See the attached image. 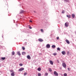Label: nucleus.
<instances>
[{
    "label": "nucleus",
    "instance_id": "obj_1",
    "mask_svg": "<svg viewBox=\"0 0 76 76\" xmlns=\"http://www.w3.org/2000/svg\"><path fill=\"white\" fill-rule=\"evenodd\" d=\"M69 23L68 22H66L65 24V26L66 27H68Z\"/></svg>",
    "mask_w": 76,
    "mask_h": 76
},
{
    "label": "nucleus",
    "instance_id": "obj_2",
    "mask_svg": "<svg viewBox=\"0 0 76 76\" xmlns=\"http://www.w3.org/2000/svg\"><path fill=\"white\" fill-rule=\"evenodd\" d=\"M54 75H55V76H58V73L56 71H54Z\"/></svg>",
    "mask_w": 76,
    "mask_h": 76
},
{
    "label": "nucleus",
    "instance_id": "obj_3",
    "mask_svg": "<svg viewBox=\"0 0 76 76\" xmlns=\"http://www.w3.org/2000/svg\"><path fill=\"white\" fill-rule=\"evenodd\" d=\"M62 66L64 68H66V64L65 63H62Z\"/></svg>",
    "mask_w": 76,
    "mask_h": 76
},
{
    "label": "nucleus",
    "instance_id": "obj_4",
    "mask_svg": "<svg viewBox=\"0 0 76 76\" xmlns=\"http://www.w3.org/2000/svg\"><path fill=\"white\" fill-rule=\"evenodd\" d=\"M23 70H24V68H22L19 69L18 71L19 72H21V71H23Z\"/></svg>",
    "mask_w": 76,
    "mask_h": 76
},
{
    "label": "nucleus",
    "instance_id": "obj_5",
    "mask_svg": "<svg viewBox=\"0 0 76 76\" xmlns=\"http://www.w3.org/2000/svg\"><path fill=\"white\" fill-rule=\"evenodd\" d=\"M47 48H50V45L49 44H48L46 46Z\"/></svg>",
    "mask_w": 76,
    "mask_h": 76
},
{
    "label": "nucleus",
    "instance_id": "obj_6",
    "mask_svg": "<svg viewBox=\"0 0 76 76\" xmlns=\"http://www.w3.org/2000/svg\"><path fill=\"white\" fill-rule=\"evenodd\" d=\"M27 58L28 60H31V58L29 55H28L27 56Z\"/></svg>",
    "mask_w": 76,
    "mask_h": 76
},
{
    "label": "nucleus",
    "instance_id": "obj_7",
    "mask_svg": "<svg viewBox=\"0 0 76 76\" xmlns=\"http://www.w3.org/2000/svg\"><path fill=\"white\" fill-rule=\"evenodd\" d=\"M38 41H40V42H42L43 40L42 39L39 38L38 39Z\"/></svg>",
    "mask_w": 76,
    "mask_h": 76
},
{
    "label": "nucleus",
    "instance_id": "obj_8",
    "mask_svg": "<svg viewBox=\"0 0 76 76\" xmlns=\"http://www.w3.org/2000/svg\"><path fill=\"white\" fill-rule=\"evenodd\" d=\"M65 41H66V42L67 43V44H70V42H69V41L68 40L66 39Z\"/></svg>",
    "mask_w": 76,
    "mask_h": 76
},
{
    "label": "nucleus",
    "instance_id": "obj_9",
    "mask_svg": "<svg viewBox=\"0 0 76 76\" xmlns=\"http://www.w3.org/2000/svg\"><path fill=\"white\" fill-rule=\"evenodd\" d=\"M61 53L63 55H65V54H66V52L64 51H62Z\"/></svg>",
    "mask_w": 76,
    "mask_h": 76
},
{
    "label": "nucleus",
    "instance_id": "obj_10",
    "mask_svg": "<svg viewBox=\"0 0 76 76\" xmlns=\"http://www.w3.org/2000/svg\"><path fill=\"white\" fill-rule=\"evenodd\" d=\"M50 63L52 65H53V61L51 60H50Z\"/></svg>",
    "mask_w": 76,
    "mask_h": 76
},
{
    "label": "nucleus",
    "instance_id": "obj_11",
    "mask_svg": "<svg viewBox=\"0 0 76 76\" xmlns=\"http://www.w3.org/2000/svg\"><path fill=\"white\" fill-rule=\"evenodd\" d=\"M72 18H74L75 17V14H72Z\"/></svg>",
    "mask_w": 76,
    "mask_h": 76
},
{
    "label": "nucleus",
    "instance_id": "obj_12",
    "mask_svg": "<svg viewBox=\"0 0 76 76\" xmlns=\"http://www.w3.org/2000/svg\"><path fill=\"white\" fill-rule=\"evenodd\" d=\"M66 17L67 18H69H69H70V15H67Z\"/></svg>",
    "mask_w": 76,
    "mask_h": 76
},
{
    "label": "nucleus",
    "instance_id": "obj_13",
    "mask_svg": "<svg viewBox=\"0 0 76 76\" xmlns=\"http://www.w3.org/2000/svg\"><path fill=\"white\" fill-rule=\"evenodd\" d=\"M41 68H39L37 69V70L38 71H41Z\"/></svg>",
    "mask_w": 76,
    "mask_h": 76
},
{
    "label": "nucleus",
    "instance_id": "obj_14",
    "mask_svg": "<svg viewBox=\"0 0 76 76\" xmlns=\"http://www.w3.org/2000/svg\"><path fill=\"white\" fill-rule=\"evenodd\" d=\"M1 59L2 60H5L6 59V58L5 57H2L1 58Z\"/></svg>",
    "mask_w": 76,
    "mask_h": 76
},
{
    "label": "nucleus",
    "instance_id": "obj_15",
    "mask_svg": "<svg viewBox=\"0 0 76 76\" xmlns=\"http://www.w3.org/2000/svg\"><path fill=\"white\" fill-rule=\"evenodd\" d=\"M17 54H18V55L19 56H20V52H18L17 53Z\"/></svg>",
    "mask_w": 76,
    "mask_h": 76
},
{
    "label": "nucleus",
    "instance_id": "obj_16",
    "mask_svg": "<svg viewBox=\"0 0 76 76\" xmlns=\"http://www.w3.org/2000/svg\"><path fill=\"white\" fill-rule=\"evenodd\" d=\"M49 72H52V69H51V68H49Z\"/></svg>",
    "mask_w": 76,
    "mask_h": 76
},
{
    "label": "nucleus",
    "instance_id": "obj_17",
    "mask_svg": "<svg viewBox=\"0 0 76 76\" xmlns=\"http://www.w3.org/2000/svg\"><path fill=\"white\" fill-rule=\"evenodd\" d=\"M25 54H26V53L25 52H23L22 53V54L23 55H25Z\"/></svg>",
    "mask_w": 76,
    "mask_h": 76
},
{
    "label": "nucleus",
    "instance_id": "obj_18",
    "mask_svg": "<svg viewBox=\"0 0 76 76\" xmlns=\"http://www.w3.org/2000/svg\"><path fill=\"white\" fill-rule=\"evenodd\" d=\"M12 56H13V55H15V52L13 51L12 52Z\"/></svg>",
    "mask_w": 76,
    "mask_h": 76
},
{
    "label": "nucleus",
    "instance_id": "obj_19",
    "mask_svg": "<svg viewBox=\"0 0 76 76\" xmlns=\"http://www.w3.org/2000/svg\"><path fill=\"white\" fill-rule=\"evenodd\" d=\"M11 76H15V74H14V73H11Z\"/></svg>",
    "mask_w": 76,
    "mask_h": 76
},
{
    "label": "nucleus",
    "instance_id": "obj_20",
    "mask_svg": "<svg viewBox=\"0 0 76 76\" xmlns=\"http://www.w3.org/2000/svg\"><path fill=\"white\" fill-rule=\"evenodd\" d=\"M52 47V48H55L56 47V45H53Z\"/></svg>",
    "mask_w": 76,
    "mask_h": 76
},
{
    "label": "nucleus",
    "instance_id": "obj_21",
    "mask_svg": "<svg viewBox=\"0 0 76 76\" xmlns=\"http://www.w3.org/2000/svg\"><path fill=\"white\" fill-rule=\"evenodd\" d=\"M38 76H41V73H38Z\"/></svg>",
    "mask_w": 76,
    "mask_h": 76
},
{
    "label": "nucleus",
    "instance_id": "obj_22",
    "mask_svg": "<svg viewBox=\"0 0 76 76\" xmlns=\"http://www.w3.org/2000/svg\"><path fill=\"white\" fill-rule=\"evenodd\" d=\"M57 50L58 51H60V49L59 48H57Z\"/></svg>",
    "mask_w": 76,
    "mask_h": 76
},
{
    "label": "nucleus",
    "instance_id": "obj_23",
    "mask_svg": "<svg viewBox=\"0 0 76 76\" xmlns=\"http://www.w3.org/2000/svg\"><path fill=\"white\" fill-rule=\"evenodd\" d=\"M22 48L23 50H25V48H24L23 47H22Z\"/></svg>",
    "mask_w": 76,
    "mask_h": 76
},
{
    "label": "nucleus",
    "instance_id": "obj_24",
    "mask_svg": "<svg viewBox=\"0 0 76 76\" xmlns=\"http://www.w3.org/2000/svg\"><path fill=\"white\" fill-rule=\"evenodd\" d=\"M19 66H23V64H19Z\"/></svg>",
    "mask_w": 76,
    "mask_h": 76
},
{
    "label": "nucleus",
    "instance_id": "obj_25",
    "mask_svg": "<svg viewBox=\"0 0 76 76\" xmlns=\"http://www.w3.org/2000/svg\"><path fill=\"white\" fill-rule=\"evenodd\" d=\"M65 1H66V2H69V0H64Z\"/></svg>",
    "mask_w": 76,
    "mask_h": 76
},
{
    "label": "nucleus",
    "instance_id": "obj_26",
    "mask_svg": "<svg viewBox=\"0 0 76 76\" xmlns=\"http://www.w3.org/2000/svg\"><path fill=\"white\" fill-rule=\"evenodd\" d=\"M67 74L66 73H64V76H67Z\"/></svg>",
    "mask_w": 76,
    "mask_h": 76
},
{
    "label": "nucleus",
    "instance_id": "obj_27",
    "mask_svg": "<svg viewBox=\"0 0 76 76\" xmlns=\"http://www.w3.org/2000/svg\"><path fill=\"white\" fill-rule=\"evenodd\" d=\"M64 12H65V11L64 10H63L62 11V13H64Z\"/></svg>",
    "mask_w": 76,
    "mask_h": 76
},
{
    "label": "nucleus",
    "instance_id": "obj_28",
    "mask_svg": "<svg viewBox=\"0 0 76 76\" xmlns=\"http://www.w3.org/2000/svg\"><path fill=\"white\" fill-rule=\"evenodd\" d=\"M53 55H54V56H56V55H57V53H53Z\"/></svg>",
    "mask_w": 76,
    "mask_h": 76
},
{
    "label": "nucleus",
    "instance_id": "obj_29",
    "mask_svg": "<svg viewBox=\"0 0 76 76\" xmlns=\"http://www.w3.org/2000/svg\"><path fill=\"white\" fill-rule=\"evenodd\" d=\"M27 75V73L26 72H25L24 74V76H25V75Z\"/></svg>",
    "mask_w": 76,
    "mask_h": 76
},
{
    "label": "nucleus",
    "instance_id": "obj_30",
    "mask_svg": "<svg viewBox=\"0 0 76 76\" xmlns=\"http://www.w3.org/2000/svg\"><path fill=\"white\" fill-rule=\"evenodd\" d=\"M69 53H70V52H69V51H68L67 52V54H68V55H69Z\"/></svg>",
    "mask_w": 76,
    "mask_h": 76
},
{
    "label": "nucleus",
    "instance_id": "obj_31",
    "mask_svg": "<svg viewBox=\"0 0 76 76\" xmlns=\"http://www.w3.org/2000/svg\"><path fill=\"white\" fill-rule=\"evenodd\" d=\"M10 72H11V73H12V72H13V70H10Z\"/></svg>",
    "mask_w": 76,
    "mask_h": 76
},
{
    "label": "nucleus",
    "instance_id": "obj_32",
    "mask_svg": "<svg viewBox=\"0 0 76 76\" xmlns=\"http://www.w3.org/2000/svg\"><path fill=\"white\" fill-rule=\"evenodd\" d=\"M68 70H69V71H70V68H68Z\"/></svg>",
    "mask_w": 76,
    "mask_h": 76
},
{
    "label": "nucleus",
    "instance_id": "obj_33",
    "mask_svg": "<svg viewBox=\"0 0 76 76\" xmlns=\"http://www.w3.org/2000/svg\"><path fill=\"white\" fill-rule=\"evenodd\" d=\"M40 30L41 31H42V32H43V29H41Z\"/></svg>",
    "mask_w": 76,
    "mask_h": 76
},
{
    "label": "nucleus",
    "instance_id": "obj_34",
    "mask_svg": "<svg viewBox=\"0 0 76 76\" xmlns=\"http://www.w3.org/2000/svg\"><path fill=\"white\" fill-rule=\"evenodd\" d=\"M59 39V37H57V39Z\"/></svg>",
    "mask_w": 76,
    "mask_h": 76
},
{
    "label": "nucleus",
    "instance_id": "obj_35",
    "mask_svg": "<svg viewBox=\"0 0 76 76\" xmlns=\"http://www.w3.org/2000/svg\"><path fill=\"white\" fill-rule=\"evenodd\" d=\"M45 75H48V73H46L45 74Z\"/></svg>",
    "mask_w": 76,
    "mask_h": 76
},
{
    "label": "nucleus",
    "instance_id": "obj_36",
    "mask_svg": "<svg viewBox=\"0 0 76 76\" xmlns=\"http://www.w3.org/2000/svg\"><path fill=\"white\" fill-rule=\"evenodd\" d=\"M29 29H32V27H29Z\"/></svg>",
    "mask_w": 76,
    "mask_h": 76
},
{
    "label": "nucleus",
    "instance_id": "obj_37",
    "mask_svg": "<svg viewBox=\"0 0 76 76\" xmlns=\"http://www.w3.org/2000/svg\"><path fill=\"white\" fill-rule=\"evenodd\" d=\"M29 21H30V22H32V21L31 20H30Z\"/></svg>",
    "mask_w": 76,
    "mask_h": 76
},
{
    "label": "nucleus",
    "instance_id": "obj_38",
    "mask_svg": "<svg viewBox=\"0 0 76 76\" xmlns=\"http://www.w3.org/2000/svg\"><path fill=\"white\" fill-rule=\"evenodd\" d=\"M58 63H59V62H58Z\"/></svg>",
    "mask_w": 76,
    "mask_h": 76
},
{
    "label": "nucleus",
    "instance_id": "obj_39",
    "mask_svg": "<svg viewBox=\"0 0 76 76\" xmlns=\"http://www.w3.org/2000/svg\"><path fill=\"white\" fill-rule=\"evenodd\" d=\"M0 66H1V65H0Z\"/></svg>",
    "mask_w": 76,
    "mask_h": 76
}]
</instances>
